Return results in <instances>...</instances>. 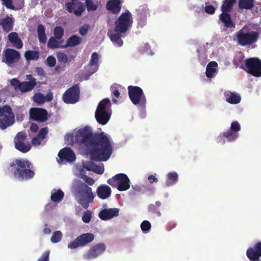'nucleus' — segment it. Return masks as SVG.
I'll list each match as a JSON object with an SVG mask.
<instances>
[{
	"instance_id": "7",
	"label": "nucleus",
	"mask_w": 261,
	"mask_h": 261,
	"mask_svg": "<svg viewBox=\"0 0 261 261\" xmlns=\"http://www.w3.org/2000/svg\"><path fill=\"white\" fill-rule=\"evenodd\" d=\"M26 79L29 81L20 82L14 78L10 81V83L15 89H18L22 93H25L33 90L37 85L36 79L32 74H27Z\"/></svg>"
},
{
	"instance_id": "56",
	"label": "nucleus",
	"mask_w": 261,
	"mask_h": 261,
	"mask_svg": "<svg viewBox=\"0 0 261 261\" xmlns=\"http://www.w3.org/2000/svg\"><path fill=\"white\" fill-rule=\"evenodd\" d=\"M216 9L212 5H207L205 7V11L209 14H213L215 12Z\"/></svg>"
},
{
	"instance_id": "59",
	"label": "nucleus",
	"mask_w": 261,
	"mask_h": 261,
	"mask_svg": "<svg viewBox=\"0 0 261 261\" xmlns=\"http://www.w3.org/2000/svg\"><path fill=\"white\" fill-rule=\"evenodd\" d=\"M94 169V170H93V171L99 174H101L104 172L103 167H100L95 165Z\"/></svg>"
},
{
	"instance_id": "62",
	"label": "nucleus",
	"mask_w": 261,
	"mask_h": 261,
	"mask_svg": "<svg viewBox=\"0 0 261 261\" xmlns=\"http://www.w3.org/2000/svg\"><path fill=\"white\" fill-rule=\"evenodd\" d=\"M38 125L36 123H32L30 126V130L33 133H36L38 130Z\"/></svg>"
},
{
	"instance_id": "20",
	"label": "nucleus",
	"mask_w": 261,
	"mask_h": 261,
	"mask_svg": "<svg viewBox=\"0 0 261 261\" xmlns=\"http://www.w3.org/2000/svg\"><path fill=\"white\" fill-rule=\"evenodd\" d=\"M119 212L117 208H106L101 210L98 216L102 220H107L118 216Z\"/></svg>"
},
{
	"instance_id": "17",
	"label": "nucleus",
	"mask_w": 261,
	"mask_h": 261,
	"mask_svg": "<svg viewBox=\"0 0 261 261\" xmlns=\"http://www.w3.org/2000/svg\"><path fill=\"white\" fill-rule=\"evenodd\" d=\"M66 10L73 13L75 15L80 16L85 10V5L82 2H68L65 5Z\"/></svg>"
},
{
	"instance_id": "54",
	"label": "nucleus",
	"mask_w": 261,
	"mask_h": 261,
	"mask_svg": "<svg viewBox=\"0 0 261 261\" xmlns=\"http://www.w3.org/2000/svg\"><path fill=\"white\" fill-rule=\"evenodd\" d=\"M48 133V128L47 127L41 128L38 134V136L41 138V140H43L46 137V135Z\"/></svg>"
},
{
	"instance_id": "52",
	"label": "nucleus",
	"mask_w": 261,
	"mask_h": 261,
	"mask_svg": "<svg viewBox=\"0 0 261 261\" xmlns=\"http://www.w3.org/2000/svg\"><path fill=\"white\" fill-rule=\"evenodd\" d=\"M50 251L46 250L44 252L41 256L38 259L37 261H49Z\"/></svg>"
},
{
	"instance_id": "2",
	"label": "nucleus",
	"mask_w": 261,
	"mask_h": 261,
	"mask_svg": "<svg viewBox=\"0 0 261 261\" xmlns=\"http://www.w3.org/2000/svg\"><path fill=\"white\" fill-rule=\"evenodd\" d=\"M72 192L75 196H77L78 203L85 209L88 208L89 204L93 202L95 198L92 188L80 180L73 185Z\"/></svg>"
},
{
	"instance_id": "43",
	"label": "nucleus",
	"mask_w": 261,
	"mask_h": 261,
	"mask_svg": "<svg viewBox=\"0 0 261 261\" xmlns=\"http://www.w3.org/2000/svg\"><path fill=\"white\" fill-rule=\"evenodd\" d=\"M92 218V212L89 210H87L83 213L82 219L85 223H89Z\"/></svg>"
},
{
	"instance_id": "24",
	"label": "nucleus",
	"mask_w": 261,
	"mask_h": 261,
	"mask_svg": "<svg viewBox=\"0 0 261 261\" xmlns=\"http://www.w3.org/2000/svg\"><path fill=\"white\" fill-rule=\"evenodd\" d=\"M111 116V112L95 111V118L97 122L101 125L106 124L109 121Z\"/></svg>"
},
{
	"instance_id": "39",
	"label": "nucleus",
	"mask_w": 261,
	"mask_h": 261,
	"mask_svg": "<svg viewBox=\"0 0 261 261\" xmlns=\"http://www.w3.org/2000/svg\"><path fill=\"white\" fill-rule=\"evenodd\" d=\"M59 39L54 37H51L47 42V47L49 48L55 49L60 47V44L61 42L59 41Z\"/></svg>"
},
{
	"instance_id": "37",
	"label": "nucleus",
	"mask_w": 261,
	"mask_h": 261,
	"mask_svg": "<svg viewBox=\"0 0 261 261\" xmlns=\"http://www.w3.org/2000/svg\"><path fill=\"white\" fill-rule=\"evenodd\" d=\"M254 0H240L239 8L240 9H251L254 7Z\"/></svg>"
},
{
	"instance_id": "13",
	"label": "nucleus",
	"mask_w": 261,
	"mask_h": 261,
	"mask_svg": "<svg viewBox=\"0 0 261 261\" xmlns=\"http://www.w3.org/2000/svg\"><path fill=\"white\" fill-rule=\"evenodd\" d=\"M94 235L90 232L83 233L73 241L68 244V247L70 249H75L79 247H84L92 242L94 239Z\"/></svg>"
},
{
	"instance_id": "46",
	"label": "nucleus",
	"mask_w": 261,
	"mask_h": 261,
	"mask_svg": "<svg viewBox=\"0 0 261 261\" xmlns=\"http://www.w3.org/2000/svg\"><path fill=\"white\" fill-rule=\"evenodd\" d=\"M90 25L88 24H84L80 28L79 33L82 36H85L88 32Z\"/></svg>"
},
{
	"instance_id": "63",
	"label": "nucleus",
	"mask_w": 261,
	"mask_h": 261,
	"mask_svg": "<svg viewBox=\"0 0 261 261\" xmlns=\"http://www.w3.org/2000/svg\"><path fill=\"white\" fill-rule=\"evenodd\" d=\"M35 71L39 75H45L44 70L42 67H37L35 69Z\"/></svg>"
},
{
	"instance_id": "40",
	"label": "nucleus",
	"mask_w": 261,
	"mask_h": 261,
	"mask_svg": "<svg viewBox=\"0 0 261 261\" xmlns=\"http://www.w3.org/2000/svg\"><path fill=\"white\" fill-rule=\"evenodd\" d=\"M53 33L54 37L59 40H60L64 36V31L62 27L57 26L55 28Z\"/></svg>"
},
{
	"instance_id": "57",
	"label": "nucleus",
	"mask_w": 261,
	"mask_h": 261,
	"mask_svg": "<svg viewBox=\"0 0 261 261\" xmlns=\"http://www.w3.org/2000/svg\"><path fill=\"white\" fill-rule=\"evenodd\" d=\"M83 179L88 185L90 186H92L95 182L94 180L92 178L86 175L83 177Z\"/></svg>"
},
{
	"instance_id": "25",
	"label": "nucleus",
	"mask_w": 261,
	"mask_h": 261,
	"mask_svg": "<svg viewBox=\"0 0 261 261\" xmlns=\"http://www.w3.org/2000/svg\"><path fill=\"white\" fill-rule=\"evenodd\" d=\"M111 189L108 185H100L97 188L96 192L98 197L101 199H106L111 195Z\"/></svg>"
},
{
	"instance_id": "34",
	"label": "nucleus",
	"mask_w": 261,
	"mask_h": 261,
	"mask_svg": "<svg viewBox=\"0 0 261 261\" xmlns=\"http://www.w3.org/2000/svg\"><path fill=\"white\" fill-rule=\"evenodd\" d=\"M221 135H222L223 137L226 138L227 140L229 142H233L239 137L238 133L234 132L230 128L227 129V131L221 133Z\"/></svg>"
},
{
	"instance_id": "3",
	"label": "nucleus",
	"mask_w": 261,
	"mask_h": 261,
	"mask_svg": "<svg viewBox=\"0 0 261 261\" xmlns=\"http://www.w3.org/2000/svg\"><path fill=\"white\" fill-rule=\"evenodd\" d=\"M31 163L28 160L16 159L10 166L14 177L20 181L32 178L35 175L34 171L31 169Z\"/></svg>"
},
{
	"instance_id": "8",
	"label": "nucleus",
	"mask_w": 261,
	"mask_h": 261,
	"mask_svg": "<svg viewBox=\"0 0 261 261\" xmlns=\"http://www.w3.org/2000/svg\"><path fill=\"white\" fill-rule=\"evenodd\" d=\"M112 187L117 188L119 191H126L130 188V180L124 173H119L107 180Z\"/></svg>"
},
{
	"instance_id": "64",
	"label": "nucleus",
	"mask_w": 261,
	"mask_h": 261,
	"mask_svg": "<svg viewBox=\"0 0 261 261\" xmlns=\"http://www.w3.org/2000/svg\"><path fill=\"white\" fill-rule=\"evenodd\" d=\"M148 179L150 183L152 184L153 182H157L158 179L153 175H149L148 177Z\"/></svg>"
},
{
	"instance_id": "58",
	"label": "nucleus",
	"mask_w": 261,
	"mask_h": 261,
	"mask_svg": "<svg viewBox=\"0 0 261 261\" xmlns=\"http://www.w3.org/2000/svg\"><path fill=\"white\" fill-rule=\"evenodd\" d=\"M148 210L149 211L152 212V213H156L158 215V216L161 215V213L160 212H158L156 211V207L154 204H151L149 205L148 206Z\"/></svg>"
},
{
	"instance_id": "28",
	"label": "nucleus",
	"mask_w": 261,
	"mask_h": 261,
	"mask_svg": "<svg viewBox=\"0 0 261 261\" xmlns=\"http://www.w3.org/2000/svg\"><path fill=\"white\" fill-rule=\"evenodd\" d=\"M224 95L226 101L230 104H238L241 101V97L238 93L228 91Z\"/></svg>"
},
{
	"instance_id": "41",
	"label": "nucleus",
	"mask_w": 261,
	"mask_h": 261,
	"mask_svg": "<svg viewBox=\"0 0 261 261\" xmlns=\"http://www.w3.org/2000/svg\"><path fill=\"white\" fill-rule=\"evenodd\" d=\"M62 236L63 234L61 231H55L54 232L53 236L51 237L50 240L53 243H58L61 240Z\"/></svg>"
},
{
	"instance_id": "33",
	"label": "nucleus",
	"mask_w": 261,
	"mask_h": 261,
	"mask_svg": "<svg viewBox=\"0 0 261 261\" xmlns=\"http://www.w3.org/2000/svg\"><path fill=\"white\" fill-rule=\"evenodd\" d=\"M178 178V174L175 172L168 173L167 175V180L165 182L166 186L169 187L175 184L177 182Z\"/></svg>"
},
{
	"instance_id": "26",
	"label": "nucleus",
	"mask_w": 261,
	"mask_h": 261,
	"mask_svg": "<svg viewBox=\"0 0 261 261\" xmlns=\"http://www.w3.org/2000/svg\"><path fill=\"white\" fill-rule=\"evenodd\" d=\"M14 21L13 19L8 16L1 19L0 25L2 26L3 31L6 33L11 31L13 29Z\"/></svg>"
},
{
	"instance_id": "9",
	"label": "nucleus",
	"mask_w": 261,
	"mask_h": 261,
	"mask_svg": "<svg viewBox=\"0 0 261 261\" xmlns=\"http://www.w3.org/2000/svg\"><path fill=\"white\" fill-rule=\"evenodd\" d=\"M129 97L135 105L145 107L146 98L142 89L138 86H129L127 88Z\"/></svg>"
},
{
	"instance_id": "19",
	"label": "nucleus",
	"mask_w": 261,
	"mask_h": 261,
	"mask_svg": "<svg viewBox=\"0 0 261 261\" xmlns=\"http://www.w3.org/2000/svg\"><path fill=\"white\" fill-rule=\"evenodd\" d=\"M5 62L8 64L14 63L19 60L20 54L17 50L8 48L5 51Z\"/></svg>"
},
{
	"instance_id": "27",
	"label": "nucleus",
	"mask_w": 261,
	"mask_h": 261,
	"mask_svg": "<svg viewBox=\"0 0 261 261\" xmlns=\"http://www.w3.org/2000/svg\"><path fill=\"white\" fill-rule=\"evenodd\" d=\"M8 39L12 44L13 46L20 49L23 46V43L21 39L18 37V35L16 32H13L10 33L8 35Z\"/></svg>"
},
{
	"instance_id": "51",
	"label": "nucleus",
	"mask_w": 261,
	"mask_h": 261,
	"mask_svg": "<svg viewBox=\"0 0 261 261\" xmlns=\"http://www.w3.org/2000/svg\"><path fill=\"white\" fill-rule=\"evenodd\" d=\"M243 57L242 56H236L233 59V64L236 67H240L243 62Z\"/></svg>"
},
{
	"instance_id": "5",
	"label": "nucleus",
	"mask_w": 261,
	"mask_h": 261,
	"mask_svg": "<svg viewBox=\"0 0 261 261\" xmlns=\"http://www.w3.org/2000/svg\"><path fill=\"white\" fill-rule=\"evenodd\" d=\"M236 0H224L221 7L222 13L219 15V19L227 28H234L235 24L228 13L232 9Z\"/></svg>"
},
{
	"instance_id": "36",
	"label": "nucleus",
	"mask_w": 261,
	"mask_h": 261,
	"mask_svg": "<svg viewBox=\"0 0 261 261\" xmlns=\"http://www.w3.org/2000/svg\"><path fill=\"white\" fill-rule=\"evenodd\" d=\"M64 196V193L61 190L54 189L51 192L50 199L53 202H58L61 201Z\"/></svg>"
},
{
	"instance_id": "44",
	"label": "nucleus",
	"mask_w": 261,
	"mask_h": 261,
	"mask_svg": "<svg viewBox=\"0 0 261 261\" xmlns=\"http://www.w3.org/2000/svg\"><path fill=\"white\" fill-rule=\"evenodd\" d=\"M34 100L35 102L39 105L45 102L44 95L40 93H37L34 95Z\"/></svg>"
},
{
	"instance_id": "48",
	"label": "nucleus",
	"mask_w": 261,
	"mask_h": 261,
	"mask_svg": "<svg viewBox=\"0 0 261 261\" xmlns=\"http://www.w3.org/2000/svg\"><path fill=\"white\" fill-rule=\"evenodd\" d=\"M141 228L143 231H147L151 228V224L148 221H143L141 224Z\"/></svg>"
},
{
	"instance_id": "38",
	"label": "nucleus",
	"mask_w": 261,
	"mask_h": 261,
	"mask_svg": "<svg viewBox=\"0 0 261 261\" xmlns=\"http://www.w3.org/2000/svg\"><path fill=\"white\" fill-rule=\"evenodd\" d=\"M27 60H37L39 58V53L36 50H27L24 53Z\"/></svg>"
},
{
	"instance_id": "16",
	"label": "nucleus",
	"mask_w": 261,
	"mask_h": 261,
	"mask_svg": "<svg viewBox=\"0 0 261 261\" xmlns=\"http://www.w3.org/2000/svg\"><path fill=\"white\" fill-rule=\"evenodd\" d=\"M58 163L61 162L72 163L74 162L76 159L74 152L69 147H64L61 149L58 153Z\"/></svg>"
},
{
	"instance_id": "15",
	"label": "nucleus",
	"mask_w": 261,
	"mask_h": 261,
	"mask_svg": "<svg viewBox=\"0 0 261 261\" xmlns=\"http://www.w3.org/2000/svg\"><path fill=\"white\" fill-rule=\"evenodd\" d=\"M106 250V245L103 243H99L92 246L84 255L86 259L95 258L102 254Z\"/></svg>"
},
{
	"instance_id": "61",
	"label": "nucleus",
	"mask_w": 261,
	"mask_h": 261,
	"mask_svg": "<svg viewBox=\"0 0 261 261\" xmlns=\"http://www.w3.org/2000/svg\"><path fill=\"white\" fill-rule=\"evenodd\" d=\"M45 102V101H50L53 99V93L50 91L47 93L46 96H44Z\"/></svg>"
},
{
	"instance_id": "10",
	"label": "nucleus",
	"mask_w": 261,
	"mask_h": 261,
	"mask_svg": "<svg viewBox=\"0 0 261 261\" xmlns=\"http://www.w3.org/2000/svg\"><path fill=\"white\" fill-rule=\"evenodd\" d=\"M27 138V133L21 131L17 133L13 140L15 148L23 153L29 152L32 148V145Z\"/></svg>"
},
{
	"instance_id": "55",
	"label": "nucleus",
	"mask_w": 261,
	"mask_h": 261,
	"mask_svg": "<svg viewBox=\"0 0 261 261\" xmlns=\"http://www.w3.org/2000/svg\"><path fill=\"white\" fill-rule=\"evenodd\" d=\"M2 1L3 4L7 8L14 10V6L12 4V0H1Z\"/></svg>"
},
{
	"instance_id": "32",
	"label": "nucleus",
	"mask_w": 261,
	"mask_h": 261,
	"mask_svg": "<svg viewBox=\"0 0 261 261\" xmlns=\"http://www.w3.org/2000/svg\"><path fill=\"white\" fill-rule=\"evenodd\" d=\"M37 32L39 41L42 43H45L47 40V37L45 34V29L44 25L39 24L37 28Z\"/></svg>"
},
{
	"instance_id": "49",
	"label": "nucleus",
	"mask_w": 261,
	"mask_h": 261,
	"mask_svg": "<svg viewBox=\"0 0 261 261\" xmlns=\"http://www.w3.org/2000/svg\"><path fill=\"white\" fill-rule=\"evenodd\" d=\"M229 128L234 132L238 133V132L241 129V126L238 121H233L231 123V126Z\"/></svg>"
},
{
	"instance_id": "21",
	"label": "nucleus",
	"mask_w": 261,
	"mask_h": 261,
	"mask_svg": "<svg viewBox=\"0 0 261 261\" xmlns=\"http://www.w3.org/2000/svg\"><path fill=\"white\" fill-rule=\"evenodd\" d=\"M14 118V115L12 112V109L11 113H4V114L0 117V128L2 129H5L8 126L12 125L13 123Z\"/></svg>"
},
{
	"instance_id": "12",
	"label": "nucleus",
	"mask_w": 261,
	"mask_h": 261,
	"mask_svg": "<svg viewBox=\"0 0 261 261\" xmlns=\"http://www.w3.org/2000/svg\"><path fill=\"white\" fill-rule=\"evenodd\" d=\"M80 94L78 85H74L65 91L62 95V100L67 104H74L79 101Z\"/></svg>"
},
{
	"instance_id": "14",
	"label": "nucleus",
	"mask_w": 261,
	"mask_h": 261,
	"mask_svg": "<svg viewBox=\"0 0 261 261\" xmlns=\"http://www.w3.org/2000/svg\"><path fill=\"white\" fill-rule=\"evenodd\" d=\"M30 117L38 122H46L48 119L47 111L43 108H32L29 111Z\"/></svg>"
},
{
	"instance_id": "29",
	"label": "nucleus",
	"mask_w": 261,
	"mask_h": 261,
	"mask_svg": "<svg viewBox=\"0 0 261 261\" xmlns=\"http://www.w3.org/2000/svg\"><path fill=\"white\" fill-rule=\"evenodd\" d=\"M98 56L96 53H93L91 55L90 61L88 64V66L92 68L89 72L92 74L95 72L98 69Z\"/></svg>"
},
{
	"instance_id": "18",
	"label": "nucleus",
	"mask_w": 261,
	"mask_h": 261,
	"mask_svg": "<svg viewBox=\"0 0 261 261\" xmlns=\"http://www.w3.org/2000/svg\"><path fill=\"white\" fill-rule=\"evenodd\" d=\"M246 255L251 261H261V242L255 244L253 247H249L246 251Z\"/></svg>"
},
{
	"instance_id": "23",
	"label": "nucleus",
	"mask_w": 261,
	"mask_h": 261,
	"mask_svg": "<svg viewBox=\"0 0 261 261\" xmlns=\"http://www.w3.org/2000/svg\"><path fill=\"white\" fill-rule=\"evenodd\" d=\"M106 8L113 14H118L121 9V1L120 0H109L106 4Z\"/></svg>"
},
{
	"instance_id": "45",
	"label": "nucleus",
	"mask_w": 261,
	"mask_h": 261,
	"mask_svg": "<svg viewBox=\"0 0 261 261\" xmlns=\"http://www.w3.org/2000/svg\"><path fill=\"white\" fill-rule=\"evenodd\" d=\"M58 61L60 63H66L68 62L67 55L62 52H59L57 55Z\"/></svg>"
},
{
	"instance_id": "30",
	"label": "nucleus",
	"mask_w": 261,
	"mask_h": 261,
	"mask_svg": "<svg viewBox=\"0 0 261 261\" xmlns=\"http://www.w3.org/2000/svg\"><path fill=\"white\" fill-rule=\"evenodd\" d=\"M111 107V103L110 99L109 98H105L99 102L96 111L110 112V109Z\"/></svg>"
},
{
	"instance_id": "47",
	"label": "nucleus",
	"mask_w": 261,
	"mask_h": 261,
	"mask_svg": "<svg viewBox=\"0 0 261 261\" xmlns=\"http://www.w3.org/2000/svg\"><path fill=\"white\" fill-rule=\"evenodd\" d=\"M111 90L113 96H115L117 98H118L120 97V93L119 92V88L117 85H112L111 87Z\"/></svg>"
},
{
	"instance_id": "22",
	"label": "nucleus",
	"mask_w": 261,
	"mask_h": 261,
	"mask_svg": "<svg viewBox=\"0 0 261 261\" xmlns=\"http://www.w3.org/2000/svg\"><path fill=\"white\" fill-rule=\"evenodd\" d=\"M122 33L116 32L114 29L113 30H109L108 35L115 45L120 47L122 46L123 44V42L121 39Z\"/></svg>"
},
{
	"instance_id": "31",
	"label": "nucleus",
	"mask_w": 261,
	"mask_h": 261,
	"mask_svg": "<svg viewBox=\"0 0 261 261\" xmlns=\"http://www.w3.org/2000/svg\"><path fill=\"white\" fill-rule=\"evenodd\" d=\"M82 39L77 35H72L67 39L66 44L63 46L64 47H74L81 43Z\"/></svg>"
},
{
	"instance_id": "4",
	"label": "nucleus",
	"mask_w": 261,
	"mask_h": 261,
	"mask_svg": "<svg viewBox=\"0 0 261 261\" xmlns=\"http://www.w3.org/2000/svg\"><path fill=\"white\" fill-rule=\"evenodd\" d=\"M259 36L258 32L248 30L244 27L235 33L233 40L241 46H249L257 42Z\"/></svg>"
},
{
	"instance_id": "60",
	"label": "nucleus",
	"mask_w": 261,
	"mask_h": 261,
	"mask_svg": "<svg viewBox=\"0 0 261 261\" xmlns=\"http://www.w3.org/2000/svg\"><path fill=\"white\" fill-rule=\"evenodd\" d=\"M41 138L38 136L34 137L32 140V143L34 146L39 145L41 143Z\"/></svg>"
},
{
	"instance_id": "50",
	"label": "nucleus",
	"mask_w": 261,
	"mask_h": 261,
	"mask_svg": "<svg viewBox=\"0 0 261 261\" xmlns=\"http://www.w3.org/2000/svg\"><path fill=\"white\" fill-rule=\"evenodd\" d=\"M47 65L50 67H53L55 66L56 63V60L54 57L48 56L46 59Z\"/></svg>"
},
{
	"instance_id": "11",
	"label": "nucleus",
	"mask_w": 261,
	"mask_h": 261,
	"mask_svg": "<svg viewBox=\"0 0 261 261\" xmlns=\"http://www.w3.org/2000/svg\"><path fill=\"white\" fill-rule=\"evenodd\" d=\"M131 18L132 15L129 12L122 13L115 22V31L125 33L132 23Z\"/></svg>"
},
{
	"instance_id": "35",
	"label": "nucleus",
	"mask_w": 261,
	"mask_h": 261,
	"mask_svg": "<svg viewBox=\"0 0 261 261\" xmlns=\"http://www.w3.org/2000/svg\"><path fill=\"white\" fill-rule=\"evenodd\" d=\"M218 66V64L215 61H212L210 62L206 68V75L207 77H212L214 76L216 72V67Z\"/></svg>"
},
{
	"instance_id": "42",
	"label": "nucleus",
	"mask_w": 261,
	"mask_h": 261,
	"mask_svg": "<svg viewBox=\"0 0 261 261\" xmlns=\"http://www.w3.org/2000/svg\"><path fill=\"white\" fill-rule=\"evenodd\" d=\"M86 7L89 12L91 11H95L97 9L98 5L97 4L94 3L93 0H87L85 5V8Z\"/></svg>"
},
{
	"instance_id": "6",
	"label": "nucleus",
	"mask_w": 261,
	"mask_h": 261,
	"mask_svg": "<svg viewBox=\"0 0 261 261\" xmlns=\"http://www.w3.org/2000/svg\"><path fill=\"white\" fill-rule=\"evenodd\" d=\"M240 68L255 77L261 76V60L258 58H249L245 60V64Z\"/></svg>"
},
{
	"instance_id": "1",
	"label": "nucleus",
	"mask_w": 261,
	"mask_h": 261,
	"mask_svg": "<svg viewBox=\"0 0 261 261\" xmlns=\"http://www.w3.org/2000/svg\"><path fill=\"white\" fill-rule=\"evenodd\" d=\"M75 140L86 148L94 161H107L112 153L113 148L108 137L103 132L93 134L90 127L80 129L76 133Z\"/></svg>"
},
{
	"instance_id": "53",
	"label": "nucleus",
	"mask_w": 261,
	"mask_h": 261,
	"mask_svg": "<svg viewBox=\"0 0 261 261\" xmlns=\"http://www.w3.org/2000/svg\"><path fill=\"white\" fill-rule=\"evenodd\" d=\"M95 166V165L90 162H87L83 164V167L89 171H93L94 170V168Z\"/></svg>"
}]
</instances>
